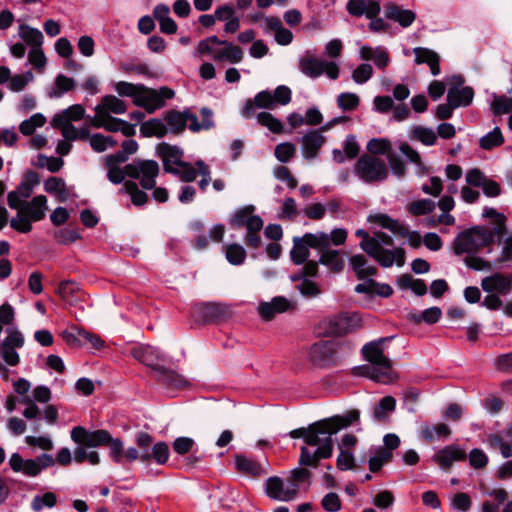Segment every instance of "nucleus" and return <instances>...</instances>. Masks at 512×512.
I'll return each mask as SVG.
<instances>
[{
  "instance_id": "nucleus-7",
  "label": "nucleus",
  "mask_w": 512,
  "mask_h": 512,
  "mask_svg": "<svg viewBox=\"0 0 512 512\" xmlns=\"http://www.w3.org/2000/svg\"><path fill=\"white\" fill-rule=\"evenodd\" d=\"M47 197L37 195L16 209L17 215L10 220V227L19 233L27 234L32 230V223L45 218L48 210Z\"/></svg>"
},
{
  "instance_id": "nucleus-57",
  "label": "nucleus",
  "mask_w": 512,
  "mask_h": 512,
  "mask_svg": "<svg viewBox=\"0 0 512 512\" xmlns=\"http://www.w3.org/2000/svg\"><path fill=\"white\" fill-rule=\"evenodd\" d=\"M88 446L86 445H78V447L74 450V460L78 463H83L85 461L89 462L91 465H97L100 463V456L96 451H89Z\"/></svg>"
},
{
  "instance_id": "nucleus-46",
  "label": "nucleus",
  "mask_w": 512,
  "mask_h": 512,
  "mask_svg": "<svg viewBox=\"0 0 512 512\" xmlns=\"http://www.w3.org/2000/svg\"><path fill=\"white\" fill-rule=\"evenodd\" d=\"M155 370L158 380L166 386L178 388L186 383V380L173 370L159 366Z\"/></svg>"
},
{
  "instance_id": "nucleus-15",
  "label": "nucleus",
  "mask_w": 512,
  "mask_h": 512,
  "mask_svg": "<svg viewBox=\"0 0 512 512\" xmlns=\"http://www.w3.org/2000/svg\"><path fill=\"white\" fill-rule=\"evenodd\" d=\"M7 336L0 342V357L9 366H17L20 356L17 349L24 345L23 334L16 328H8Z\"/></svg>"
},
{
  "instance_id": "nucleus-48",
  "label": "nucleus",
  "mask_w": 512,
  "mask_h": 512,
  "mask_svg": "<svg viewBox=\"0 0 512 512\" xmlns=\"http://www.w3.org/2000/svg\"><path fill=\"white\" fill-rule=\"evenodd\" d=\"M483 217L491 218L494 223V227L491 228L496 236H502L506 232V216L499 213L496 209L491 207H485L483 210Z\"/></svg>"
},
{
  "instance_id": "nucleus-26",
  "label": "nucleus",
  "mask_w": 512,
  "mask_h": 512,
  "mask_svg": "<svg viewBox=\"0 0 512 512\" xmlns=\"http://www.w3.org/2000/svg\"><path fill=\"white\" fill-rule=\"evenodd\" d=\"M347 11L356 17L365 15L368 19H373L381 11L379 0H349L347 2Z\"/></svg>"
},
{
  "instance_id": "nucleus-54",
  "label": "nucleus",
  "mask_w": 512,
  "mask_h": 512,
  "mask_svg": "<svg viewBox=\"0 0 512 512\" xmlns=\"http://www.w3.org/2000/svg\"><path fill=\"white\" fill-rule=\"evenodd\" d=\"M57 504V496L53 492H46L42 495H35L31 501V509L34 512H41L44 508H53Z\"/></svg>"
},
{
  "instance_id": "nucleus-18",
  "label": "nucleus",
  "mask_w": 512,
  "mask_h": 512,
  "mask_svg": "<svg viewBox=\"0 0 512 512\" xmlns=\"http://www.w3.org/2000/svg\"><path fill=\"white\" fill-rule=\"evenodd\" d=\"M269 467L270 465L266 460L261 463L245 455L235 456L236 470L248 477L256 478L266 475L269 472Z\"/></svg>"
},
{
  "instance_id": "nucleus-40",
  "label": "nucleus",
  "mask_w": 512,
  "mask_h": 512,
  "mask_svg": "<svg viewBox=\"0 0 512 512\" xmlns=\"http://www.w3.org/2000/svg\"><path fill=\"white\" fill-rule=\"evenodd\" d=\"M436 208V202L429 198L413 200L406 206V211L415 217L431 214Z\"/></svg>"
},
{
  "instance_id": "nucleus-44",
  "label": "nucleus",
  "mask_w": 512,
  "mask_h": 512,
  "mask_svg": "<svg viewBox=\"0 0 512 512\" xmlns=\"http://www.w3.org/2000/svg\"><path fill=\"white\" fill-rule=\"evenodd\" d=\"M56 292L66 303L72 305L78 299L80 286L74 281L65 280L59 284Z\"/></svg>"
},
{
  "instance_id": "nucleus-33",
  "label": "nucleus",
  "mask_w": 512,
  "mask_h": 512,
  "mask_svg": "<svg viewBox=\"0 0 512 512\" xmlns=\"http://www.w3.org/2000/svg\"><path fill=\"white\" fill-rule=\"evenodd\" d=\"M359 55L362 60H372L379 69L386 68L390 61L388 52L381 46L373 48L368 45H363L359 50Z\"/></svg>"
},
{
  "instance_id": "nucleus-60",
  "label": "nucleus",
  "mask_w": 512,
  "mask_h": 512,
  "mask_svg": "<svg viewBox=\"0 0 512 512\" xmlns=\"http://www.w3.org/2000/svg\"><path fill=\"white\" fill-rule=\"evenodd\" d=\"M257 121L260 125L267 127L273 133L279 134L283 130V125L281 121L275 118L269 112L258 113Z\"/></svg>"
},
{
  "instance_id": "nucleus-9",
  "label": "nucleus",
  "mask_w": 512,
  "mask_h": 512,
  "mask_svg": "<svg viewBox=\"0 0 512 512\" xmlns=\"http://www.w3.org/2000/svg\"><path fill=\"white\" fill-rule=\"evenodd\" d=\"M362 326L358 313H339L323 319L319 325V334L324 336H343Z\"/></svg>"
},
{
  "instance_id": "nucleus-50",
  "label": "nucleus",
  "mask_w": 512,
  "mask_h": 512,
  "mask_svg": "<svg viewBox=\"0 0 512 512\" xmlns=\"http://www.w3.org/2000/svg\"><path fill=\"white\" fill-rule=\"evenodd\" d=\"M140 132L145 137L156 136L161 138L167 134V127L161 120L151 119L141 125Z\"/></svg>"
},
{
  "instance_id": "nucleus-29",
  "label": "nucleus",
  "mask_w": 512,
  "mask_h": 512,
  "mask_svg": "<svg viewBox=\"0 0 512 512\" xmlns=\"http://www.w3.org/2000/svg\"><path fill=\"white\" fill-rule=\"evenodd\" d=\"M333 447L326 444L311 452L306 446L300 448L299 465L316 467L320 459H327L332 456Z\"/></svg>"
},
{
  "instance_id": "nucleus-55",
  "label": "nucleus",
  "mask_w": 512,
  "mask_h": 512,
  "mask_svg": "<svg viewBox=\"0 0 512 512\" xmlns=\"http://www.w3.org/2000/svg\"><path fill=\"white\" fill-rule=\"evenodd\" d=\"M46 118L41 113L32 115L29 119L24 120L19 125V130L23 135H32L37 128L44 126Z\"/></svg>"
},
{
  "instance_id": "nucleus-49",
  "label": "nucleus",
  "mask_w": 512,
  "mask_h": 512,
  "mask_svg": "<svg viewBox=\"0 0 512 512\" xmlns=\"http://www.w3.org/2000/svg\"><path fill=\"white\" fill-rule=\"evenodd\" d=\"M401 153L413 164L416 166V174L423 176L428 173V168L422 162L421 156L413 149L409 144L404 143L400 146Z\"/></svg>"
},
{
  "instance_id": "nucleus-62",
  "label": "nucleus",
  "mask_w": 512,
  "mask_h": 512,
  "mask_svg": "<svg viewBox=\"0 0 512 512\" xmlns=\"http://www.w3.org/2000/svg\"><path fill=\"white\" fill-rule=\"evenodd\" d=\"M56 90H54L50 96L59 98L64 93L69 92L75 88V81L63 74H59L55 80Z\"/></svg>"
},
{
  "instance_id": "nucleus-24",
  "label": "nucleus",
  "mask_w": 512,
  "mask_h": 512,
  "mask_svg": "<svg viewBox=\"0 0 512 512\" xmlns=\"http://www.w3.org/2000/svg\"><path fill=\"white\" fill-rule=\"evenodd\" d=\"M466 458V452L456 444L445 446L438 450L433 456V461L439 465L441 469L447 470L456 461Z\"/></svg>"
},
{
  "instance_id": "nucleus-10",
  "label": "nucleus",
  "mask_w": 512,
  "mask_h": 512,
  "mask_svg": "<svg viewBox=\"0 0 512 512\" xmlns=\"http://www.w3.org/2000/svg\"><path fill=\"white\" fill-rule=\"evenodd\" d=\"M10 468L15 473H22L27 477H37L44 469L55 464L50 454H41L34 459H24L19 453H12L8 460Z\"/></svg>"
},
{
  "instance_id": "nucleus-22",
  "label": "nucleus",
  "mask_w": 512,
  "mask_h": 512,
  "mask_svg": "<svg viewBox=\"0 0 512 512\" xmlns=\"http://www.w3.org/2000/svg\"><path fill=\"white\" fill-rule=\"evenodd\" d=\"M91 124L96 128H104L109 132H121L126 137L133 136L136 132L134 125L112 116L103 118L94 116L91 119Z\"/></svg>"
},
{
  "instance_id": "nucleus-41",
  "label": "nucleus",
  "mask_w": 512,
  "mask_h": 512,
  "mask_svg": "<svg viewBox=\"0 0 512 512\" xmlns=\"http://www.w3.org/2000/svg\"><path fill=\"white\" fill-rule=\"evenodd\" d=\"M420 434L422 438L431 442L435 439H446L451 434V429L447 424L438 423L435 425H424L421 428Z\"/></svg>"
},
{
  "instance_id": "nucleus-34",
  "label": "nucleus",
  "mask_w": 512,
  "mask_h": 512,
  "mask_svg": "<svg viewBox=\"0 0 512 512\" xmlns=\"http://www.w3.org/2000/svg\"><path fill=\"white\" fill-rule=\"evenodd\" d=\"M44 191L55 196L59 202L67 201L72 194L64 179L55 176L49 177L44 182Z\"/></svg>"
},
{
  "instance_id": "nucleus-51",
  "label": "nucleus",
  "mask_w": 512,
  "mask_h": 512,
  "mask_svg": "<svg viewBox=\"0 0 512 512\" xmlns=\"http://www.w3.org/2000/svg\"><path fill=\"white\" fill-rule=\"evenodd\" d=\"M223 251L227 261L232 265H241L246 259V251L240 244H226L223 246Z\"/></svg>"
},
{
  "instance_id": "nucleus-58",
  "label": "nucleus",
  "mask_w": 512,
  "mask_h": 512,
  "mask_svg": "<svg viewBox=\"0 0 512 512\" xmlns=\"http://www.w3.org/2000/svg\"><path fill=\"white\" fill-rule=\"evenodd\" d=\"M123 190L130 195L131 201L135 206L144 205L147 200V194L138 188V185L133 181H126Z\"/></svg>"
},
{
  "instance_id": "nucleus-35",
  "label": "nucleus",
  "mask_w": 512,
  "mask_h": 512,
  "mask_svg": "<svg viewBox=\"0 0 512 512\" xmlns=\"http://www.w3.org/2000/svg\"><path fill=\"white\" fill-rule=\"evenodd\" d=\"M33 193V184L28 181L21 182L18 187L7 195L8 206L11 209L21 208Z\"/></svg>"
},
{
  "instance_id": "nucleus-59",
  "label": "nucleus",
  "mask_w": 512,
  "mask_h": 512,
  "mask_svg": "<svg viewBox=\"0 0 512 512\" xmlns=\"http://www.w3.org/2000/svg\"><path fill=\"white\" fill-rule=\"evenodd\" d=\"M504 142V137L500 128L495 127L491 132L480 139V146L483 149L490 150L500 146Z\"/></svg>"
},
{
  "instance_id": "nucleus-31",
  "label": "nucleus",
  "mask_w": 512,
  "mask_h": 512,
  "mask_svg": "<svg viewBox=\"0 0 512 512\" xmlns=\"http://www.w3.org/2000/svg\"><path fill=\"white\" fill-rule=\"evenodd\" d=\"M130 353L136 360L154 369L158 367L157 363L161 359L159 350L149 345L134 346Z\"/></svg>"
},
{
  "instance_id": "nucleus-17",
  "label": "nucleus",
  "mask_w": 512,
  "mask_h": 512,
  "mask_svg": "<svg viewBox=\"0 0 512 512\" xmlns=\"http://www.w3.org/2000/svg\"><path fill=\"white\" fill-rule=\"evenodd\" d=\"M111 434L107 430L99 429L89 431L82 426H76L71 430V439L78 445L88 447L106 446Z\"/></svg>"
},
{
  "instance_id": "nucleus-27",
  "label": "nucleus",
  "mask_w": 512,
  "mask_h": 512,
  "mask_svg": "<svg viewBox=\"0 0 512 512\" xmlns=\"http://www.w3.org/2000/svg\"><path fill=\"white\" fill-rule=\"evenodd\" d=\"M481 287L487 293L498 292L507 295L512 290V278L501 273H495L483 278Z\"/></svg>"
},
{
  "instance_id": "nucleus-42",
  "label": "nucleus",
  "mask_w": 512,
  "mask_h": 512,
  "mask_svg": "<svg viewBox=\"0 0 512 512\" xmlns=\"http://www.w3.org/2000/svg\"><path fill=\"white\" fill-rule=\"evenodd\" d=\"M396 408V400L392 396L383 397L373 409V419L376 422H385Z\"/></svg>"
},
{
  "instance_id": "nucleus-16",
  "label": "nucleus",
  "mask_w": 512,
  "mask_h": 512,
  "mask_svg": "<svg viewBox=\"0 0 512 512\" xmlns=\"http://www.w3.org/2000/svg\"><path fill=\"white\" fill-rule=\"evenodd\" d=\"M265 492L272 500L289 502L297 497L298 488L296 485L290 484L287 479L272 476L265 481Z\"/></svg>"
},
{
  "instance_id": "nucleus-25",
  "label": "nucleus",
  "mask_w": 512,
  "mask_h": 512,
  "mask_svg": "<svg viewBox=\"0 0 512 512\" xmlns=\"http://www.w3.org/2000/svg\"><path fill=\"white\" fill-rule=\"evenodd\" d=\"M94 110L95 116L109 117L111 114H124L127 111V104L115 95H105Z\"/></svg>"
},
{
  "instance_id": "nucleus-30",
  "label": "nucleus",
  "mask_w": 512,
  "mask_h": 512,
  "mask_svg": "<svg viewBox=\"0 0 512 512\" xmlns=\"http://www.w3.org/2000/svg\"><path fill=\"white\" fill-rule=\"evenodd\" d=\"M218 45L215 61L229 62L231 64H237L242 61L243 50L239 46L221 39Z\"/></svg>"
},
{
  "instance_id": "nucleus-63",
  "label": "nucleus",
  "mask_w": 512,
  "mask_h": 512,
  "mask_svg": "<svg viewBox=\"0 0 512 512\" xmlns=\"http://www.w3.org/2000/svg\"><path fill=\"white\" fill-rule=\"evenodd\" d=\"M166 122L172 132L182 131L186 127L185 112L169 111L166 115Z\"/></svg>"
},
{
  "instance_id": "nucleus-21",
  "label": "nucleus",
  "mask_w": 512,
  "mask_h": 512,
  "mask_svg": "<svg viewBox=\"0 0 512 512\" xmlns=\"http://www.w3.org/2000/svg\"><path fill=\"white\" fill-rule=\"evenodd\" d=\"M335 345L331 341H318L309 349V359L317 366H328L334 362Z\"/></svg>"
},
{
  "instance_id": "nucleus-56",
  "label": "nucleus",
  "mask_w": 512,
  "mask_h": 512,
  "mask_svg": "<svg viewBox=\"0 0 512 512\" xmlns=\"http://www.w3.org/2000/svg\"><path fill=\"white\" fill-rule=\"evenodd\" d=\"M218 43L220 39L217 36H210L201 40L196 48V54L198 55H210L213 60L217 54Z\"/></svg>"
},
{
  "instance_id": "nucleus-14",
  "label": "nucleus",
  "mask_w": 512,
  "mask_h": 512,
  "mask_svg": "<svg viewBox=\"0 0 512 512\" xmlns=\"http://www.w3.org/2000/svg\"><path fill=\"white\" fill-rule=\"evenodd\" d=\"M128 177L138 179L144 189H153L159 174V165L154 160H135L125 166Z\"/></svg>"
},
{
  "instance_id": "nucleus-13",
  "label": "nucleus",
  "mask_w": 512,
  "mask_h": 512,
  "mask_svg": "<svg viewBox=\"0 0 512 512\" xmlns=\"http://www.w3.org/2000/svg\"><path fill=\"white\" fill-rule=\"evenodd\" d=\"M355 174L364 182L383 181L388 176L385 162L373 155H362L355 164Z\"/></svg>"
},
{
  "instance_id": "nucleus-53",
  "label": "nucleus",
  "mask_w": 512,
  "mask_h": 512,
  "mask_svg": "<svg viewBox=\"0 0 512 512\" xmlns=\"http://www.w3.org/2000/svg\"><path fill=\"white\" fill-rule=\"evenodd\" d=\"M486 443L491 449H499L504 458L512 457V444L504 440L500 434H490Z\"/></svg>"
},
{
  "instance_id": "nucleus-4",
  "label": "nucleus",
  "mask_w": 512,
  "mask_h": 512,
  "mask_svg": "<svg viewBox=\"0 0 512 512\" xmlns=\"http://www.w3.org/2000/svg\"><path fill=\"white\" fill-rule=\"evenodd\" d=\"M359 418L360 412L356 409H352L344 414L335 415L315 422L308 427L306 444L317 447H323L329 444L333 447L332 436L339 430L357 423Z\"/></svg>"
},
{
  "instance_id": "nucleus-2",
  "label": "nucleus",
  "mask_w": 512,
  "mask_h": 512,
  "mask_svg": "<svg viewBox=\"0 0 512 512\" xmlns=\"http://www.w3.org/2000/svg\"><path fill=\"white\" fill-rule=\"evenodd\" d=\"M114 90L120 97L132 98L136 106L144 108L148 113L162 108L166 100L174 97V91L168 87L152 89L143 84H133L127 81L117 82L114 85Z\"/></svg>"
},
{
  "instance_id": "nucleus-6",
  "label": "nucleus",
  "mask_w": 512,
  "mask_h": 512,
  "mask_svg": "<svg viewBox=\"0 0 512 512\" xmlns=\"http://www.w3.org/2000/svg\"><path fill=\"white\" fill-rule=\"evenodd\" d=\"M496 235L487 226H474L459 233L452 243L456 255L475 254L481 248L491 245Z\"/></svg>"
},
{
  "instance_id": "nucleus-1",
  "label": "nucleus",
  "mask_w": 512,
  "mask_h": 512,
  "mask_svg": "<svg viewBox=\"0 0 512 512\" xmlns=\"http://www.w3.org/2000/svg\"><path fill=\"white\" fill-rule=\"evenodd\" d=\"M355 235L361 238L360 248L374 258L382 267H391L394 263L401 267L405 263L403 248L384 249L383 246H392L393 239L384 232H375L371 236L364 229H358Z\"/></svg>"
},
{
  "instance_id": "nucleus-47",
  "label": "nucleus",
  "mask_w": 512,
  "mask_h": 512,
  "mask_svg": "<svg viewBox=\"0 0 512 512\" xmlns=\"http://www.w3.org/2000/svg\"><path fill=\"white\" fill-rule=\"evenodd\" d=\"M321 256L319 262L330 268L333 272H340L343 269L344 261L336 250H319Z\"/></svg>"
},
{
  "instance_id": "nucleus-36",
  "label": "nucleus",
  "mask_w": 512,
  "mask_h": 512,
  "mask_svg": "<svg viewBox=\"0 0 512 512\" xmlns=\"http://www.w3.org/2000/svg\"><path fill=\"white\" fill-rule=\"evenodd\" d=\"M474 98V90L471 87L453 86L448 90L447 102L454 107L468 106Z\"/></svg>"
},
{
  "instance_id": "nucleus-64",
  "label": "nucleus",
  "mask_w": 512,
  "mask_h": 512,
  "mask_svg": "<svg viewBox=\"0 0 512 512\" xmlns=\"http://www.w3.org/2000/svg\"><path fill=\"white\" fill-rule=\"evenodd\" d=\"M494 114H506L512 111V98L505 95L495 96L491 104Z\"/></svg>"
},
{
  "instance_id": "nucleus-8",
  "label": "nucleus",
  "mask_w": 512,
  "mask_h": 512,
  "mask_svg": "<svg viewBox=\"0 0 512 512\" xmlns=\"http://www.w3.org/2000/svg\"><path fill=\"white\" fill-rule=\"evenodd\" d=\"M254 211V205L243 206L234 212L229 223L235 228L245 227L247 230L245 243L256 249L261 244L260 231L263 229L264 222L260 216L254 214Z\"/></svg>"
},
{
  "instance_id": "nucleus-12",
  "label": "nucleus",
  "mask_w": 512,
  "mask_h": 512,
  "mask_svg": "<svg viewBox=\"0 0 512 512\" xmlns=\"http://www.w3.org/2000/svg\"><path fill=\"white\" fill-rule=\"evenodd\" d=\"M299 70L309 78H318L325 74L329 79L336 80L340 75L339 65L334 61L319 59L306 54L299 59Z\"/></svg>"
},
{
  "instance_id": "nucleus-39",
  "label": "nucleus",
  "mask_w": 512,
  "mask_h": 512,
  "mask_svg": "<svg viewBox=\"0 0 512 512\" xmlns=\"http://www.w3.org/2000/svg\"><path fill=\"white\" fill-rule=\"evenodd\" d=\"M85 116V109L80 104H74L67 109L62 110L60 113L54 115L51 124L72 123L79 121Z\"/></svg>"
},
{
  "instance_id": "nucleus-23",
  "label": "nucleus",
  "mask_w": 512,
  "mask_h": 512,
  "mask_svg": "<svg viewBox=\"0 0 512 512\" xmlns=\"http://www.w3.org/2000/svg\"><path fill=\"white\" fill-rule=\"evenodd\" d=\"M292 307V303L287 298L276 296L269 302H261L258 305L257 311L263 320L270 321L275 315L284 313Z\"/></svg>"
},
{
  "instance_id": "nucleus-20",
  "label": "nucleus",
  "mask_w": 512,
  "mask_h": 512,
  "mask_svg": "<svg viewBox=\"0 0 512 512\" xmlns=\"http://www.w3.org/2000/svg\"><path fill=\"white\" fill-rule=\"evenodd\" d=\"M326 130H328V126H323L318 130H312L306 133L302 137V153L306 159H314L317 157L319 150L326 141L323 135V132Z\"/></svg>"
},
{
  "instance_id": "nucleus-37",
  "label": "nucleus",
  "mask_w": 512,
  "mask_h": 512,
  "mask_svg": "<svg viewBox=\"0 0 512 512\" xmlns=\"http://www.w3.org/2000/svg\"><path fill=\"white\" fill-rule=\"evenodd\" d=\"M413 52L415 54V62L417 64L426 63L430 67L433 75H438L440 73V58L436 52L423 47H416L413 49Z\"/></svg>"
},
{
  "instance_id": "nucleus-61",
  "label": "nucleus",
  "mask_w": 512,
  "mask_h": 512,
  "mask_svg": "<svg viewBox=\"0 0 512 512\" xmlns=\"http://www.w3.org/2000/svg\"><path fill=\"white\" fill-rule=\"evenodd\" d=\"M360 103V98L357 94L351 92H344L337 96V105L343 111H353Z\"/></svg>"
},
{
  "instance_id": "nucleus-28",
  "label": "nucleus",
  "mask_w": 512,
  "mask_h": 512,
  "mask_svg": "<svg viewBox=\"0 0 512 512\" xmlns=\"http://www.w3.org/2000/svg\"><path fill=\"white\" fill-rule=\"evenodd\" d=\"M310 235H315V233H306L302 237H294L293 239V247L290 251V256L292 261L296 265H301L305 263L309 256V248L317 249L308 237Z\"/></svg>"
},
{
  "instance_id": "nucleus-52",
  "label": "nucleus",
  "mask_w": 512,
  "mask_h": 512,
  "mask_svg": "<svg viewBox=\"0 0 512 512\" xmlns=\"http://www.w3.org/2000/svg\"><path fill=\"white\" fill-rule=\"evenodd\" d=\"M392 459V452L379 447L375 450L373 456L370 457L368 464L369 470L373 473L379 471L385 464L389 463Z\"/></svg>"
},
{
  "instance_id": "nucleus-38",
  "label": "nucleus",
  "mask_w": 512,
  "mask_h": 512,
  "mask_svg": "<svg viewBox=\"0 0 512 512\" xmlns=\"http://www.w3.org/2000/svg\"><path fill=\"white\" fill-rule=\"evenodd\" d=\"M18 35L23 42L31 48L42 47L44 36L42 32L27 24H20L18 27Z\"/></svg>"
},
{
  "instance_id": "nucleus-3",
  "label": "nucleus",
  "mask_w": 512,
  "mask_h": 512,
  "mask_svg": "<svg viewBox=\"0 0 512 512\" xmlns=\"http://www.w3.org/2000/svg\"><path fill=\"white\" fill-rule=\"evenodd\" d=\"M388 339L381 338L365 344L362 348V353L370 365L359 367L362 376L382 384H389L397 379V373L393 369L392 361L384 355L381 348V345Z\"/></svg>"
},
{
  "instance_id": "nucleus-5",
  "label": "nucleus",
  "mask_w": 512,
  "mask_h": 512,
  "mask_svg": "<svg viewBox=\"0 0 512 512\" xmlns=\"http://www.w3.org/2000/svg\"><path fill=\"white\" fill-rule=\"evenodd\" d=\"M156 153L163 162L164 170L180 181L188 183L197 178L196 168L183 160L184 152L180 147L163 142L157 145Z\"/></svg>"
},
{
  "instance_id": "nucleus-43",
  "label": "nucleus",
  "mask_w": 512,
  "mask_h": 512,
  "mask_svg": "<svg viewBox=\"0 0 512 512\" xmlns=\"http://www.w3.org/2000/svg\"><path fill=\"white\" fill-rule=\"evenodd\" d=\"M350 265L358 279H365L377 273V269L374 266L368 265L365 256L362 254L352 256L350 258Z\"/></svg>"
},
{
  "instance_id": "nucleus-32",
  "label": "nucleus",
  "mask_w": 512,
  "mask_h": 512,
  "mask_svg": "<svg viewBox=\"0 0 512 512\" xmlns=\"http://www.w3.org/2000/svg\"><path fill=\"white\" fill-rule=\"evenodd\" d=\"M385 15L388 19L397 22L403 28L411 26L416 19V14L412 10L403 9L396 4L386 5Z\"/></svg>"
},
{
  "instance_id": "nucleus-11",
  "label": "nucleus",
  "mask_w": 512,
  "mask_h": 512,
  "mask_svg": "<svg viewBox=\"0 0 512 512\" xmlns=\"http://www.w3.org/2000/svg\"><path fill=\"white\" fill-rule=\"evenodd\" d=\"M370 223L376 224L383 229L389 230L396 237L407 238L409 245L417 248L423 239L417 231H409L408 227L401 221L390 217L385 213H372L368 216Z\"/></svg>"
},
{
  "instance_id": "nucleus-45",
  "label": "nucleus",
  "mask_w": 512,
  "mask_h": 512,
  "mask_svg": "<svg viewBox=\"0 0 512 512\" xmlns=\"http://www.w3.org/2000/svg\"><path fill=\"white\" fill-rule=\"evenodd\" d=\"M411 139L421 142L425 146H432L436 143L437 134L432 128L421 125L413 126L410 130Z\"/></svg>"
},
{
  "instance_id": "nucleus-19",
  "label": "nucleus",
  "mask_w": 512,
  "mask_h": 512,
  "mask_svg": "<svg viewBox=\"0 0 512 512\" xmlns=\"http://www.w3.org/2000/svg\"><path fill=\"white\" fill-rule=\"evenodd\" d=\"M348 233L344 228H335L331 231L330 234H327L323 231H318L315 235H310L308 238L311 243L317 247V250H325L329 249V247L333 244L335 246L342 245L346 242Z\"/></svg>"
}]
</instances>
